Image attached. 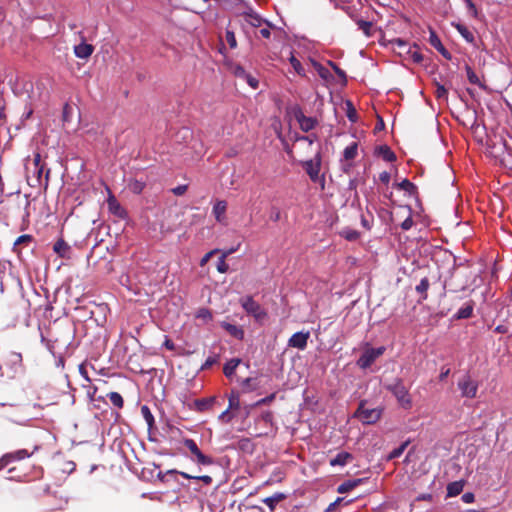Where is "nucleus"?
Here are the masks:
<instances>
[{"mask_svg": "<svg viewBox=\"0 0 512 512\" xmlns=\"http://www.w3.org/2000/svg\"><path fill=\"white\" fill-rule=\"evenodd\" d=\"M476 275L467 261L458 262L457 258L453 256V265L443 276L444 294L446 289L454 293L466 290L474 282Z\"/></svg>", "mask_w": 512, "mask_h": 512, "instance_id": "f257e3e1", "label": "nucleus"}, {"mask_svg": "<svg viewBox=\"0 0 512 512\" xmlns=\"http://www.w3.org/2000/svg\"><path fill=\"white\" fill-rule=\"evenodd\" d=\"M385 389L392 393L396 398L398 404L403 409H410L412 407V399L408 389L399 378H395L392 382L384 385Z\"/></svg>", "mask_w": 512, "mask_h": 512, "instance_id": "f03ea898", "label": "nucleus"}, {"mask_svg": "<svg viewBox=\"0 0 512 512\" xmlns=\"http://www.w3.org/2000/svg\"><path fill=\"white\" fill-rule=\"evenodd\" d=\"M367 400H361L358 408L353 414V417L358 419L364 425H371L376 423L383 413L381 407H368Z\"/></svg>", "mask_w": 512, "mask_h": 512, "instance_id": "7ed1b4c3", "label": "nucleus"}, {"mask_svg": "<svg viewBox=\"0 0 512 512\" xmlns=\"http://www.w3.org/2000/svg\"><path fill=\"white\" fill-rule=\"evenodd\" d=\"M240 303L246 313L253 316L257 322L262 323L267 318L266 311L251 296L241 298Z\"/></svg>", "mask_w": 512, "mask_h": 512, "instance_id": "20e7f679", "label": "nucleus"}, {"mask_svg": "<svg viewBox=\"0 0 512 512\" xmlns=\"http://www.w3.org/2000/svg\"><path fill=\"white\" fill-rule=\"evenodd\" d=\"M321 155L317 153L313 159L303 162V168L314 183H321L322 188L324 187L325 179L324 176H320L321 167Z\"/></svg>", "mask_w": 512, "mask_h": 512, "instance_id": "39448f33", "label": "nucleus"}, {"mask_svg": "<svg viewBox=\"0 0 512 512\" xmlns=\"http://www.w3.org/2000/svg\"><path fill=\"white\" fill-rule=\"evenodd\" d=\"M385 350L384 346L377 348L367 347L356 361L357 366L363 370L369 368L377 358L384 354Z\"/></svg>", "mask_w": 512, "mask_h": 512, "instance_id": "423d86ee", "label": "nucleus"}, {"mask_svg": "<svg viewBox=\"0 0 512 512\" xmlns=\"http://www.w3.org/2000/svg\"><path fill=\"white\" fill-rule=\"evenodd\" d=\"M457 387L463 398L473 399L477 396L478 381L472 379L468 373L458 380Z\"/></svg>", "mask_w": 512, "mask_h": 512, "instance_id": "0eeeda50", "label": "nucleus"}, {"mask_svg": "<svg viewBox=\"0 0 512 512\" xmlns=\"http://www.w3.org/2000/svg\"><path fill=\"white\" fill-rule=\"evenodd\" d=\"M183 443L195 456V459L193 461H195L198 465L210 466L214 464V459L210 456L203 454L193 439L186 438L184 439Z\"/></svg>", "mask_w": 512, "mask_h": 512, "instance_id": "6e6552de", "label": "nucleus"}, {"mask_svg": "<svg viewBox=\"0 0 512 512\" xmlns=\"http://www.w3.org/2000/svg\"><path fill=\"white\" fill-rule=\"evenodd\" d=\"M294 117L299 123L300 129L304 132L313 130L318 124V120L315 117L305 116L299 107L294 110Z\"/></svg>", "mask_w": 512, "mask_h": 512, "instance_id": "1a4fd4ad", "label": "nucleus"}, {"mask_svg": "<svg viewBox=\"0 0 512 512\" xmlns=\"http://www.w3.org/2000/svg\"><path fill=\"white\" fill-rule=\"evenodd\" d=\"M309 336H310V333L308 331L307 332H303V331L296 332L290 337V339L288 341V345L292 348L304 350L307 346V340H308Z\"/></svg>", "mask_w": 512, "mask_h": 512, "instance_id": "9d476101", "label": "nucleus"}, {"mask_svg": "<svg viewBox=\"0 0 512 512\" xmlns=\"http://www.w3.org/2000/svg\"><path fill=\"white\" fill-rule=\"evenodd\" d=\"M428 41L430 45L434 47L444 58L448 60L451 59V53L444 47L440 38L433 29H429Z\"/></svg>", "mask_w": 512, "mask_h": 512, "instance_id": "9b49d317", "label": "nucleus"}, {"mask_svg": "<svg viewBox=\"0 0 512 512\" xmlns=\"http://www.w3.org/2000/svg\"><path fill=\"white\" fill-rule=\"evenodd\" d=\"M227 210V202L224 200H217L212 209V213L217 222L223 223L225 220V213Z\"/></svg>", "mask_w": 512, "mask_h": 512, "instance_id": "f8f14e48", "label": "nucleus"}, {"mask_svg": "<svg viewBox=\"0 0 512 512\" xmlns=\"http://www.w3.org/2000/svg\"><path fill=\"white\" fill-rule=\"evenodd\" d=\"M94 47L91 44L80 43L74 47L75 56L80 59H87L92 55Z\"/></svg>", "mask_w": 512, "mask_h": 512, "instance_id": "ddd939ff", "label": "nucleus"}, {"mask_svg": "<svg viewBox=\"0 0 512 512\" xmlns=\"http://www.w3.org/2000/svg\"><path fill=\"white\" fill-rule=\"evenodd\" d=\"M245 20L248 24H250L253 27H260L263 23H265L267 26H270L269 21L263 19L259 14L255 13L252 10L245 13Z\"/></svg>", "mask_w": 512, "mask_h": 512, "instance_id": "4468645a", "label": "nucleus"}, {"mask_svg": "<svg viewBox=\"0 0 512 512\" xmlns=\"http://www.w3.org/2000/svg\"><path fill=\"white\" fill-rule=\"evenodd\" d=\"M353 459V456L351 453L346 451L339 452L335 457L330 459V465L331 466H345Z\"/></svg>", "mask_w": 512, "mask_h": 512, "instance_id": "2eb2a0df", "label": "nucleus"}, {"mask_svg": "<svg viewBox=\"0 0 512 512\" xmlns=\"http://www.w3.org/2000/svg\"><path fill=\"white\" fill-rule=\"evenodd\" d=\"M221 327L225 329L231 336L238 340H242L244 338V331L239 326H236L228 322H222Z\"/></svg>", "mask_w": 512, "mask_h": 512, "instance_id": "dca6fc26", "label": "nucleus"}, {"mask_svg": "<svg viewBox=\"0 0 512 512\" xmlns=\"http://www.w3.org/2000/svg\"><path fill=\"white\" fill-rule=\"evenodd\" d=\"M375 153L387 162H393L396 160L395 153L387 145L378 146L375 150Z\"/></svg>", "mask_w": 512, "mask_h": 512, "instance_id": "f3484780", "label": "nucleus"}, {"mask_svg": "<svg viewBox=\"0 0 512 512\" xmlns=\"http://www.w3.org/2000/svg\"><path fill=\"white\" fill-rule=\"evenodd\" d=\"M465 482L463 480L454 481L447 485V497H455L459 495L464 488Z\"/></svg>", "mask_w": 512, "mask_h": 512, "instance_id": "a211bd4d", "label": "nucleus"}, {"mask_svg": "<svg viewBox=\"0 0 512 512\" xmlns=\"http://www.w3.org/2000/svg\"><path fill=\"white\" fill-rule=\"evenodd\" d=\"M362 481H363L362 479H351V480L344 481L342 484H340L338 486L337 492L340 494L347 493L350 490L357 487L359 484H361Z\"/></svg>", "mask_w": 512, "mask_h": 512, "instance_id": "6ab92c4d", "label": "nucleus"}, {"mask_svg": "<svg viewBox=\"0 0 512 512\" xmlns=\"http://www.w3.org/2000/svg\"><path fill=\"white\" fill-rule=\"evenodd\" d=\"M6 459L8 460L9 464L14 461H20L25 458H29L31 456V453H29L26 449H20L11 453H7Z\"/></svg>", "mask_w": 512, "mask_h": 512, "instance_id": "aec40b11", "label": "nucleus"}, {"mask_svg": "<svg viewBox=\"0 0 512 512\" xmlns=\"http://www.w3.org/2000/svg\"><path fill=\"white\" fill-rule=\"evenodd\" d=\"M53 251L60 257H65L70 251V246L60 238L54 243Z\"/></svg>", "mask_w": 512, "mask_h": 512, "instance_id": "412c9836", "label": "nucleus"}, {"mask_svg": "<svg viewBox=\"0 0 512 512\" xmlns=\"http://www.w3.org/2000/svg\"><path fill=\"white\" fill-rule=\"evenodd\" d=\"M241 360L239 358H232L229 361H227L224 365L223 372L226 377L231 378L238 365L240 364Z\"/></svg>", "mask_w": 512, "mask_h": 512, "instance_id": "4be33fe9", "label": "nucleus"}, {"mask_svg": "<svg viewBox=\"0 0 512 512\" xmlns=\"http://www.w3.org/2000/svg\"><path fill=\"white\" fill-rule=\"evenodd\" d=\"M474 309L473 302H469L461 307L455 314L456 319H468L472 316Z\"/></svg>", "mask_w": 512, "mask_h": 512, "instance_id": "5701e85b", "label": "nucleus"}, {"mask_svg": "<svg viewBox=\"0 0 512 512\" xmlns=\"http://www.w3.org/2000/svg\"><path fill=\"white\" fill-rule=\"evenodd\" d=\"M285 494L281 493V492H277L275 494H273L272 496L270 497H267L263 500V502L269 507V509L271 511H273L276 507V505L282 501L283 499H285Z\"/></svg>", "mask_w": 512, "mask_h": 512, "instance_id": "b1692460", "label": "nucleus"}, {"mask_svg": "<svg viewBox=\"0 0 512 512\" xmlns=\"http://www.w3.org/2000/svg\"><path fill=\"white\" fill-rule=\"evenodd\" d=\"M430 283L427 277H424L420 280V282L416 285L415 290L418 294H420L421 300H426L427 290L429 289Z\"/></svg>", "mask_w": 512, "mask_h": 512, "instance_id": "393cba45", "label": "nucleus"}, {"mask_svg": "<svg viewBox=\"0 0 512 512\" xmlns=\"http://www.w3.org/2000/svg\"><path fill=\"white\" fill-rule=\"evenodd\" d=\"M44 171V166L36 167L33 171V177H29L28 181L30 186L35 187L37 185H42V174Z\"/></svg>", "mask_w": 512, "mask_h": 512, "instance_id": "a878e982", "label": "nucleus"}, {"mask_svg": "<svg viewBox=\"0 0 512 512\" xmlns=\"http://www.w3.org/2000/svg\"><path fill=\"white\" fill-rule=\"evenodd\" d=\"M108 207L113 214L119 217H123V215L125 214L124 209L114 197H110L108 199Z\"/></svg>", "mask_w": 512, "mask_h": 512, "instance_id": "bb28decb", "label": "nucleus"}, {"mask_svg": "<svg viewBox=\"0 0 512 512\" xmlns=\"http://www.w3.org/2000/svg\"><path fill=\"white\" fill-rule=\"evenodd\" d=\"M33 240V237L29 234H23L19 236L13 243V251L17 254H20L21 251L19 249L20 245L29 244Z\"/></svg>", "mask_w": 512, "mask_h": 512, "instance_id": "cd10ccee", "label": "nucleus"}, {"mask_svg": "<svg viewBox=\"0 0 512 512\" xmlns=\"http://www.w3.org/2000/svg\"><path fill=\"white\" fill-rule=\"evenodd\" d=\"M358 145L356 142L351 143L343 151L344 160H353L357 155Z\"/></svg>", "mask_w": 512, "mask_h": 512, "instance_id": "c85d7f7f", "label": "nucleus"}, {"mask_svg": "<svg viewBox=\"0 0 512 512\" xmlns=\"http://www.w3.org/2000/svg\"><path fill=\"white\" fill-rule=\"evenodd\" d=\"M457 31L460 33V35L469 43H472L474 41V35L467 27H465L462 24H456L455 25Z\"/></svg>", "mask_w": 512, "mask_h": 512, "instance_id": "c756f323", "label": "nucleus"}, {"mask_svg": "<svg viewBox=\"0 0 512 512\" xmlns=\"http://www.w3.org/2000/svg\"><path fill=\"white\" fill-rule=\"evenodd\" d=\"M214 399H197L195 400L194 404L197 411L203 412L207 409H209L212 406Z\"/></svg>", "mask_w": 512, "mask_h": 512, "instance_id": "7c9ffc66", "label": "nucleus"}, {"mask_svg": "<svg viewBox=\"0 0 512 512\" xmlns=\"http://www.w3.org/2000/svg\"><path fill=\"white\" fill-rule=\"evenodd\" d=\"M340 235L348 241H355L360 237V233L351 228L343 229Z\"/></svg>", "mask_w": 512, "mask_h": 512, "instance_id": "2f4dec72", "label": "nucleus"}, {"mask_svg": "<svg viewBox=\"0 0 512 512\" xmlns=\"http://www.w3.org/2000/svg\"><path fill=\"white\" fill-rule=\"evenodd\" d=\"M108 398L110 402L117 408H122L124 405V401L122 396L118 392H110L108 393Z\"/></svg>", "mask_w": 512, "mask_h": 512, "instance_id": "473e14b6", "label": "nucleus"}, {"mask_svg": "<svg viewBox=\"0 0 512 512\" xmlns=\"http://www.w3.org/2000/svg\"><path fill=\"white\" fill-rule=\"evenodd\" d=\"M398 187H399V189H401L409 194H414L417 189L416 186L412 182H410L408 179H404L403 181L398 183Z\"/></svg>", "mask_w": 512, "mask_h": 512, "instance_id": "72a5a7b5", "label": "nucleus"}, {"mask_svg": "<svg viewBox=\"0 0 512 512\" xmlns=\"http://www.w3.org/2000/svg\"><path fill=\"white\" fill-rule=\"evenodd\" d=\"M141 414H142V416H143L144 420L146 421L147 425H148L149 427H152V426H153V424H154V416H153V414L151 413V411H150L149 407H148V406H146V405H143V406L141 407Z\"/></svg>", "mask_w": 512, "mask_h": 512, "instance_id": "f704fd0d", "label": "nucleus"}, {"mask_svg": "<svg viewBox=\"0 0 512 512\" xmlns=\"http://www.w3.org/2000/svg\"><path fill=\"white\" fill-rule=\"evenodd\" d=\"M313 65H314L316 71L318 72V75L322 79L329 80L332 77L330 71L326 67H324L323 65H321V64H319L317 62H314Z\"/></svg>", "mask_w": 512, "mask_h": 512, "instance_id": "c9c22d12", "label": "nucleus"}, {"mask_svg": "<svg viewBox=\"0 0 512 512\" xmlns=\"http://www.w3.org/2000/svg\"><path fill=\"white\" fill-rule=\"evenodd\" d=\"M357 26L366 36L371 35L372 23L370 21L360 19L357 21Z\"/></svg>", "mask_w": 512, "mask_h": 512, "instance_id": "e433bc0d", "label": "nucleus"}, {"mask_svg": "<svg viewBox=\"0 0 512 512\" xmlns=\"http://www.w3.org/2000/svg\"><path fill=\"white\" fill-rule=\"evenodd\" d=\"M346 116L347 118L349 119V121L351 122H356L357 121V112H356V109L354 108L353 104L351 101H346Z\"/></svg>", "mask_w": 512, "mask_h": 512, "instance_id": "4c0bfd02", "label": "nucleus"}, {"mask_svg": "<svg viewBox=\"0 0 512 512\" xmlns=\"http://www.w3.org/2000/svg\"><path fill=\"white\" fill-rule=\"evenodd\" d=\"M407 446H408V441L402 443L400 446H398L397 448L393 449L389 453L388 459L392 460V459H396V458L400 457L403 454V452L405 451Z\"/></svg>", "mask_w": 512, "mask_h": 512, "instance_id": "58836bf2", "label": "nucleus"}, {"mask_svg": "<svg viewBox=\"0 0 512 512\" xmlns=\"http://www.w3.org/2000/svg\"><path fill=\"white\" fill-rule=\"evenodd\" d=\"M465 70H466L468 81L471 84L480 85L479 77L477 76V74L473 71V69L469 65L465 66Z\"/></svg>", "mask_w": 512, "mask_h": 512, "instance_id": "ea45409f", "label": "nucleus"}, {"mask_svg": "<svg viewBox=\"0 0 512 512\" xmlns=\"http://www.w3.org/2000/svg\"><path fill=\"white\" fill-rule=\"evenodd\" d=\"M290 64L299 75L304 74V69L301 62L293 55L290 57Z\"/></svg>", "mask_w": 512, "mask_h": 512, "instance_id": "a19ab883", "label": "nucleus"}, {"mask_svg": "<svg viewBox=\"0 0 512 512\" xmlns=\"http://www.w3.org/2000/svg\"><path fill=\"white\" fill-rule=\"evenodd\" d=\"M226 255H221L217 262V271L220 273H226L229 269L228 264L225 261Z\"/></svg>", "mask_w": 512, "mask_h": 512, "instance_id": "79ce46f5", "label": "nucleus"}, {"mask_svg": "<svg viewBox=\"0 0 512 512\" xmlns=\"http://www.w3.org/2000/svg\"><path fill=\"white\" fill-rule=\"evenodd\" d=\"M226 41L231 49L237 47L236 37L233 31L227 30L225 35Z\"/></svg>", "mask_w": 512, "mask_h": 512, "instance_id": "37998d69", "label": "nucleus"}, {"mask_svg": "<svg viewBox=\"0 0 512 512\" xmlns=\"http://www.w3.org/2000/svg\"><path fill=\"white\" fill-rule=\"evenodd\" d=\"M435 93H436V97L438 99H447V95H448L447 89L439 83H437Z\"/></svg>", "mask_w": 512, "mask_h": 512, "instance_id": "c03bdc74", "label": "nucleus"}, {"mask_svg": "<svg viewBox=\"0 0 512 512\" xmlns=\"http://www.w3.org/2000/svg\"><path fill=\"white\" fill-rule=\"evenodd\" d=\"M270 219L274 222H278L281 219L280 209L272 206L270 209Z\"/></svg>", "mask_w": 512, "mask_h": 512, "instance_id": "a18cd8bd", "label": "nucleus"}, {"mask_svg": "<svg viewBox=\"0 0 512 512\" xmlns=\"http://www.w3.org/2000/svg\"><path fill=\"white\" fill-rule=\"evenodd\" d=\"M329 65L333 68L336 74L342 79L343 82L347 81L346 73L340 69L335 63L329 61Z\"/></svg>", "mask_w": 512, "mask_h": 512, "instance_id": "49530a36", "label": "nucleus"}, {"mask_svg": "<svg viewBox=\"0 0 512 512\" xmlns=\"http://www.w3.org/2000/svg\"><path fill=\"white\" fill-rule=\"evenodd\" d=\"M408 212H409V214H408L407 218L401 223V228L404 231L409 230L413 226V220L411 217L410 209L408 210Z\"/></svg>", "mask_w": 512, "mask_h": 512, "instance_id": "de8ad7c7", "label": "nucleus"}, {"mask_svg": "<svg viewBox=\"0 0 512 512\" xmlns=\"http://www.w3.org/2000/svg\"><path fill=\"white\" fill-rule=\"evenodd\" d=\"M174 473H178V470L170 469V470H167L166 472L159 471L157 474V478L159 480H161L162 482H165V481H167V476L174 475Z\"/></svg>", "mask_w": 512, "mask_h": 512, "instance_id": "09e8293b", "label": "nucleus"}, {"mask_svg": "<svg viewBox=\"0 0 512 512\" xmlns=\"http://www.w3.org/2000/svg\"><path fill=\"white\" fill-rule=\"evenodd\" d=\"M228 401H229V405H228V408H227L228 410L239 407L240 402H239L238 396L231 395L229 397Z\"/></svg>", "mask_w": 512, "mask_h": 512, "instance_id": "8fccbe9b", "label": "nucleus"}, {"mask_svg": "<svg viewBox=\"0 0 512 512\" xmlns=\"http://www.w3.org/2000/svg\"><path fill=\"white\" fill-rule=\"evenodd\" d=\"M465 3L471 15L476 18L478 16V11L475 4L472 2V0H465Z\"/></svg>", "mask_w": 512, "mask_h": 512, "instance_id": "3c124183", "label": "nucleus"}, {"mask_svg": "<svg viewBox=\"0 0 512 512\" xmlns=\"http://www.w3.org/2000/svg\"><path fill=\"white\" fill-rule=\"evenodd\" d=\"M187 191V185H178L172 189V192L176 196H181Z\"/></svg>", "mask_w": 512, "mask_h": 512, "instance_id": "603ef678", "label": "nucleus"}, {"mask_svg": "<svg viewBox=\"0 0 512 512\" xmlns=\"http://www.w3.org/2000/svg\"><path fill=\"white\" fill-rule=\"evenodd\" d=\"M217 251H218L217 249H214V250H212V251H210V252L206 253V254L202 257V259L200 260V266H204V265H205V264L210 260V258L212 257V255H213L214 253H216Z\"/></svg>", "mask_w": 512, "mask_h": 512, "instance_id": "864d4df0", "label": "nucleus"}, {"mask_svg": "<svg viewBox=\"0 0 512 512\" xmlns=\"http://www.w3.org/2000/svg\"><path fill=\"white\" fill-rule=\"evenodd\" d=\"M464 503H472L475 500V496L471 492H466L461 497Z\"/></svg>", "mask_w": 512, "mask_h": 512, "instance_id": "5fc2aeb1", "label": "nucleus"}, {"mask_svg": "<svg viewBox=\"0 0 512 512\" xmlns=\"http://www.w3.org/2000/svg\"><path fill=\"white\" fill-rule=\"evenodd\" d=\"M194 480L202 481L206 485H209L212 483V478L209 475L195 476Z\"/></svg>", "mask_w": 512, "mask_h": 512, "instance_id": "6e6d98bb", "label": "nucleus"}, {"mask_svg": "<svg viewBox=\"0 0 512 512\" xmlns=\"http://www.w3.org/2000/svg\"><path fill=\"white\" fill-rule=\"evenodd\" d=\"M379 179L382 183L388 184L390 181V173H388L387 171L381 172L379 175Z\"/></svg>", "mask_w": 512, "mask_h": 512, "instance_id": "4d7b16f0", "label": "nucleus"}, {"mask_svg": "<svg viewBox=\"0 0 512 512\" xmlns=\"http://www.w3.org/2000/svg\"><path fill=\"white\" fill-rule=\"evenodd\" d=\"M261 418L264 422L271 423L273 420V414L270 411H266V412L262 413Z\"/></svg>", "mask_w": 512, "mask_h": 512, "instance_id": "13d9d810", "label": "nucleus"}, {"mask_svg": "<svg viewBox=\"0 0 512 512\" xmlns=\"http://www.w3.org/2000/svg\"><path fill=\"white\" fill-rule=\"evenodd\" d=\"M271 27H272V24L270 23V26L260 29V34L263 38L268 39L271 36V32H270Z\"/></svg>", "mask_w": 512, "mask_h": 512, "instance_id": "bf43d9fd", "label": "nucleus"}, {"mask_svg": "<svg viewBox=\"0 0 512 512\" xmlns=\"http://www.w3.org/2000/svg\"><path fill=\"white\" fill-rule=\"evenodd\" d=\"M450 374V368L448 367H442L441 368V373L439 375V379L440 381H443L444 379H446L448 377V375Z\"/></svg>", "mask_w": 512, "mask_h": 512, "instance_id": "052dcab7", "label": "nucleus"}, {"mask_svg": "<svg viewBox=\"0 0 512 512\" xmlns=\"http://www.w3.org/2000/svg\"><path fill=\"white\" fill-rule=\"evenodd\" d=\"M217 362V358L216 357H208L205 361V363L203 364L202 368H208V367H211L212 365H214L215 363Z\"/></svg>", "mask_w": 512, "mask_h": 512, "instance_id": "680f3d73", "label": "nucleus"}, {"mask_svg": "<svg viewBox=\"0 0 512 512\" xmlns=\"http://www.w3.org/2000/svg\"><path fill=\"white\" fill-rule=\"evenodd\" d=\"M411 58L415 63H420L423 60L422 54L417 51L411 53Z\"/></svg>", "mask_w": 512, "mask_h": 512, "instance_id": "e2e57ef3", "label": "nucleus"}, {"mask_svg": "<svg viewBox=\"0 0 512 512\" xmlns=\"http://www.w3.org/2000/svg\"><path fill=\"white\" fill-rule=\"evenodd\" d=\"M393 44L398 48H405L408 45L407 42L401 38L394 39Z\"/></svg>", "mask_w": 512, "mask_h": 512, "instance_id": "0e129e2a", "label": "nucleus"}, {"mask_svg": "<svg viewBox=\"0 0 512 512\" xmlns=\"http://www.w3.org/2000/svg\"><path fill=\"white\" fill-rule=\"evenodd\" d=\"M231 416L229 415V410L226 409L225 411H223L220 415H219V420H222V421H230L231 420Z\"/></svg>", "mask_w": 512, "mask_h": 512, "instance_id": "69168bd1", "label": "nucleus"}, {"mask_svg": "<svg viewBox=\"0 0 512 512\" xmlns=\"http://www.w3.org/2000/svg\"><path fill=\"white\" fill-rule=\"evenodd\" d=\"M79 373L81 374V376L86 380V381H90L89 377H88V373L86 371V369L84 368L83 365H80L79 366Z\"/></svg>", "mask_w": 512, "mask_h": 512, "instance_id": "338daca9", "label": "nucleus"}, {"mask_svg": "<svg viewBox=\"0 0 512 512\" xmlns=\"http://www.w3.org/2000/svg\"><path fill=\"white\" fill-rule=\"evenodd\" d=\"M40 161H41V156H40V154H38V153H37V154H35L34 159H33V166H34V168L42 166V165L40 164Z\"/></svg>", "mask_w": 512, "mask_h": 512, "instance_id": "774afa93", "label": "nucleus"}]
</instances>
